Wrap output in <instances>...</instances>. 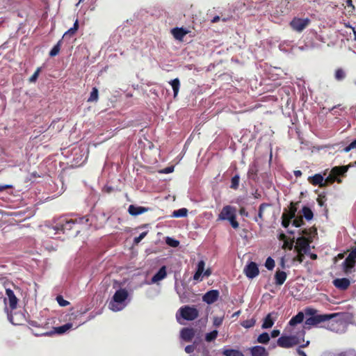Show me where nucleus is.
Segmentation results:
<instances>
[{"label": "nucleus", "instance_id": "f257e3e1", "mask_svg": "<svg viewBox=\"0 0 356 356\" xmlns=\"http://www.w3.org/2000/svg\"><path fill=\"white\" fill-rule=\"evenodd\" d=\"M88 221V219L86 217L76 218L74 219L60 218L58 219L56 225L53 227V229L56 231V232H62L67 234H70V232L74 229V233L72 234L76 236L80 232V229L76 227V225L87 223Z\"/></svg>", "mask_w": 356, "mask_h": 356}, {"label": "nucleus", "instance_id": "bb28decb", "mask_svg": "<svg viewBox=\"0 0 356 356\" xmlns=\"http://www.w3.org/2000/svg\"><path fill=\"white\" fill-rule=\"evenodd\" d=\"M301 211H302L303 217L307 220H311L313 218L314 213H313L312 209L309 207H308L307 206H304L302 207Z\"/></svg>", "mask_w": 356, "mask_h": 356}, {"label": "nucleus", "instance_id": "f704fd0d", "mask_svg": "<svg viewBox=\"0 0 356 356\" xmlns=\"http://www.w3.org/2000/svg\"><path fill=\"white\" fill-rule=\"evenodd\" d=\"M188 210L186 208L175 210L172 213V216L175 218H181L187 216Z\"/></svg>", "mask_w": 356, "mask_h": 356}, {"label": "nucleus", "instance_id": "c9c22d12", "mask_svg": "<svg viewBox=\"0 0 356 356\" xmlns=\"http://www.w3.org/2000/svg\"><path fill=\"white\" fill-rule=\"evenodd\" d=\"M271 206L270 204L268 203H262L260 204L259 207V211H258V218L263 221L264 220V211L267 209L268 207H270Z\"/></svg>", "mask_w": 356, "mask_h": 356}, {"label": "nucleus", "instance_id": "ddd939ff", "mask_svg": "<svg viewBox=\"0 0 356 356\" xmlns=\"http://www.w3.org/2000/svg\"><path fill=\"white\" fill-rule=\"evenodd\" d=\"M310 243L311 241L307 238L304 236L299 237L296 241V245L295 246V249L297 252H306L309 248Z\"/></svg>", "mask_w": 356, "mask_h": 356}, {"label": "nucleus", "instance_id": "2f4dec72", "mask_svg": "<svg viewBox=\"0 0 356 356\" xmlns=\"http://www.w3.org/2000/svg\"><path fill=\"white\" fill-rule=\"evenodd\" d=\"M222 353L225 356H244L241 351L234 349L225 350Z\"/></svg>", "mask_w": 356, "mask_h": 356}, {"label": "nucleus", "instance_id": "7ed1b4c3", "mask_svg": "<svg viewBox=\"0 0 356 356\" xmlns=\"http://www.w3.org/2000/svg\"><path fill=\"white\" fill-rule=\"evenodd\" d=\"M128 292L124 289L117 290L114 293L112 300L108 304V307L113 312H118L122 310L124 307V301L128 298Z\"/></svg>", "mask_w": 356, "mask_h": 356}, {"label": "nucleus", "instance_id": "6e6552de", "mask_svg": "<svg viewBox=\"0 0 356 356\" xmlns=\"http://www.w3.org/2000/svg\"><path fill=\"white\" fill-rule=\"evenodd\" d=\"M311 23L308 17L301 18L295 17L289 23L290 27L295 31L300 33L305 30Z\"/></svg>", "mask_w": 356, "mask_h": 356}, {"label": "nucleus", "instance_id": "0eeeda50", "mask_svg": "<svg viewBox=\"0 0 356 356\" xmlns=\"http://www.w3.org/2000/svg\"><path fill=\"white\" fill-rule=\"evenodd\" d=\"M300 343L299 339L296 335H282L277 341V345L283 348H290Z\"/></svg>", "mask_w": 356, "mask_h": 356}, {"label": "nucleus", "instance_id": "f3484780", "mask_svg": "<svg viewBox=\"0 0 356 356\" xmlns=\"http://www.w3.org/2000/svg\"><path fill=\"white\" fill-rule=\"evenodd\" d=\"M150 210L149 207H137L134 204L129 205L128 212L130 215L136 216Z\"/></svg>", "mask_w": 356, "mask_h": 356}, {"label": "nucleus", "instance_id": "423d86ee", "mask_svg": "<svg viewBox=\"0 0 356 356\" xmlns=\"http://www.w3.org/2000/svg\"><path fill=\"white\" fill-rule=\"evenodd\" d=\"M348 170V167L346 165L334 167L331 170L330 175L327 177L325 179H324L325 186H327L329 184H333L334 181L341 183V180L339 178V177L344 176L345 174L347 172Z\"/></svg>", "mask_w": 356, "mask_h": 356}, {"label": "nucleus", "instance_id": "ea45409f", "mask_svg": "<svg viewBox=\"0 0 356 356\" xmlns=\"http://www.w3.org/2000/svg\"><path fill=\"white\" fill-rule=\"evenodd\" d=\"M165 243L167 245H168L169 246L172 247V248H177L179 245V241H177L175 238H170V237L166 238Z\"/></svg>", "mask_w": 356, "mask_h": 356}, {"label": "nucleus", "instance_id": "9b49d317", "mask_svg": "<svg viewBox=\"0 0 356 356\" xmlns=\"http://www.w3.org/2000/svg\"><path fill=\"white\" fill-rule=\"evenodd\" d=\"M245 275L250 279H253L259 274V270L257 264L254 262H250L244 268Z\"/></svg>", "mask_w": 356, "mask_h": 356}, {"label": "nucleus", "instance_id": "052dcab7", "mask_svg": "<svg viewBox=\"0 0 356 356\" xmlns=\"http://www.w3.org/2000/svg\"><path fill=\"white\" fill-rule=\"evenodd\" d=\"M220 19V17L219 16H215L211 20V23L214 24V23H216L218 22H219Z\"/></svg>", "mask_w": 356, "mask_h": 356}, {"label": "nucleus", "instance_id": "aec40b11", "mask_svg": "<svg viewBox=\"0 0 356 356\" xmlns=\"http://www.w3.org/2000/svg\"><path fill=\"white\" fill-rule=\"evenodd\" d=\"M167 275L166 267L163 266L159 271L152 277V282L156 283L163 280Z\"/></svg>", "mask_w": 356, "mask_h": 356}, {"label": "nucleus", "instance_id": "f8f14e48", "mask_svg": "<svg viewBox=\"0 0 356 356\" xmlns=\"http://www.w3.org/2000/svg\"><path fill=\"white\" fill-rule=\"evenodd\" d=\"M1 289L0 291V298L3 296V290L5 289V287L3 284L1 285ZM6 293L8 298L9 300V306L12 309H14L17 307V298H16L14 292L10 289H6Z\"/></svg>", "mask_w": 356, "mask_h": 356}, {"label": "nucleus", "instance_id": "6e6d98bb", "mask_svg": "<svg viewBox=\"0 0 356 356\" xmlns=\"http://www.w3.org/2000/svg\"><path fill=\"white\" fill-rule=\"evenodd\" d=\"M12 188L11 185H0V192L3 191L8 188Z\"/></svg>", "mask_w": 356, "mask_h": 356}, {"label": "nucleus", "instance_id": "9d476101", "mask_svg": "<svg viewBox=\"0 0 356 356\" xmlns=\"http://www.w3.org/2000/svg\"><path fill=\"white\" fill-rule=\"evenodd\" d=\"M356 264V247L353 248L350 252L342 264L343 270L346 274L351 272Z\"/></svg>", "mask_w": 356, "mask_h": 356}, {"label": "nucleus", "instance_id": "b1692460", "mask_svg": "<svg viewBox=\"0 0 356 356\" xmlns=\"http://www.w3.org/2000/svg\"><path fill=\"white\" fill-rule=\"evenodd\" d=\"M304 313L302 312H299L296 316H293L289 322V324L291 326H295L297 324L301 323L304 321Z\"/></svg>", "mask_w": 356, "mask_h": 356}, {"label": "nucleus", "instance_id": "603ef678", "mask_svg": "<svg viewBox=\"0 0 356 356\" xmlns=\"http://www.w3.org/2000/svg\"><path fill=\"white\" fill-rule=\"evenodd\" d=\"M280 334V332L279 330H273L271 333H270V336L272 338H275L277 337H278Z\"/></svg>", "mask_w": 356, "mask_h": 356}, {"label": "nucleus", "instance_id": "473e14b6", "mask_svg": "<svg viewBox=\"0 0 356 356\" xmlns=\"http://www.w3.org/2000/svg\"><path fill=\"white\" fill-rule=\"evenodd\" d=\"M240 177L238 174L235 175L231 179L230 188L237 190L239 187Z\"/></svg>", "mask_w": 356, "mask_h": 356}, {"label": "nucleus", "instance_id": "1a4fd4ad", "mask_svg": "<svg viewBox=\"0 0 356 356\" xmlns=\"http://www.w3.org/2000/svg\"><path fill=\"white\" fill-rule=\"evenodd\" d=\"M179 312L181 316L186 321H193L199 316L198 310L194 307L185 305L179 308Z\"/></svg>", "mask_w": 356, "mask_h": 356}, {"label": "nucleus", "instance_id": "49530a36", "mask_svg": "<svg viewBox=\"0 0 356 356\" xmlns=\"http://www.w3.org/2000/svg\"><path fill=\"white\" fill-rule=\"evenodd\" d=\"M223 321V317L216 316L213 318V324L215 327H219L222 325Z\"/></svg>", "mask_w": 356, "mask_h": 356}, {"label": "nucleus", "instance_id": "c03bdc74", "mask_svg": "<svg viewBox=\"0 0 356 356\" xmlns=\"http://www.w3.org/2000/svg\"><path fill=\"white\" fill-rule=\"evenodd\" d=\"M147 234V232H143L137 237H135L134 242L135 244H138Z\"/></svg>", "mask_w": 356, "mask_h": 356}, {"label": "nucleus", "instance_id": "f03ea898", "mask_svg": "<svg viewBox=\"0 0 356 356\" xmlns=\"http://www.w3.org/2000/svg\"><path fill=\"white\" fill-rule=\"evenodd\" d=\"M299 203L300 202H291L288 209H284L282 215V225L284 228H287L289 226L292 219H293L292 225L296 227H300L304 225L302 216L296 217Z\"/></svg>", "mask_w": 356, "mask_h": 356}, {"label": "nucleus", "instance_id": "69168bd1", "mask_svg": "<svg viewBox=\"0 0 356 356\" xmlns=\"http://www.w3.org/2000/svg\"><path fill=\"white\" fill-rule=\"evenodd\" d=\"M280 266L282 268H285V260H284V258L282 257L281 259V261H280Z\"/></svg>", "mask_w": 356, "mask_h": 356}, {"label": "nucleus", "instance_id": "a19ab883", "mask_svg": "<svg viewBox=\"0 0 356 356\" xmlns=\"http://www.w3.org/2000/svg\"><path fill=\"white\" fill-rule=\"evenodd\" d=\"M255 320L253 318L248 319L245 321H243L241 323V325L245 328H250L252 327L255 325Z\"/></svg>", "mask_w": 356, "mask_h": 356}, {"label": "nucleus", "instance_id": "e433bc0d", "mask_svg": "<svg viewBox=\"0 0 356 356\" xmlns=\"http://www.w3.org/2000/svg\"><path fill=\"white\" fill-rule=\"evenodd\" d=\"M257 341L258 343L266 344L270 341V336L267 332H263L259 335Z\"/></svg>", "mask_w": 356, "mask_h": 356}, {"label": "nucleus", "instance_id": "4c0bfd02", "mask_svg": "<svg viewBox=\"0 0 356 356\" xmlns=\"http://www.w3.org/2000/svg\"><path fill=\"white\" fill-rule=\"evenodd\" d=\"M218 334V332L216 330H213L209 333H207L205 335L206 341L211 342V341H214L217 338Z\"/></svg>", "mask_w": 356, "mask_h": 356}, {"label": "nucleus", "instance_id": "e2e57ef3", "mask_svg": "<svg viewBox=\"0 0 356 356\" xmlns=\"http://www.w3.org/2000/svg\"><path fill=\"white\" fill-rule=\"evenodd\" d=\"M310 234H311L310 229L308 230L307 229H305L304 230H302V234H304V235L309 236Z\"/></svg>", "mask_w": 356, "mask_h": 356}, {"label": "nucleus", "instance_id": "58836bf2", "mask_svg": "<svg viewBox=\"0 0 356 356\" xmlns=\"http://www.w3.org/2000/svg\"><path fill=\"white\" fill-rule=\"evenodd\" d=\"M304 316L305 315L307 317L310 316H316L317 310L311 307H307L304 310Z\"/></svg>", "mask_w": 356, "mask_h": 356}, {"label": "nucleus", "instance_id": "a18cd8bd", "mask_svg": "<svg viewBox=\"0 0 356 356\" xmlns=\"http://www.w3.org/2000/svg\"><path fill=\"white\" fill-rule=\"evenodd\" d=\"M40 70H41V68L40 67H38L35 72L33 74V75L29 78V81L30 82H35L36 81L38 76H39V74L40 72Z\"/></svg>", "mask_w": 356, "mask_h": 356}, {"label": "nucleus", "instance_id": "c85d7f7f", "mask_svg": "<svg viewBox=\"0 0 356 356\" xmlns=\"http://www.w3.org/2000/svg\"><path fill=\"white\" fill-rule=\"evenodd\" d=\"M346 76L345 70L342 68H337L334 72V79L338 81H343Z\"/></svg>", "mask_w": 356, "mask_h": 356}, {"label": "nucleus", "instance_id": "7c9ffc66", "mask_svg": "<svg viewBox=\"0 0 356 356\" xmlns=\"http://www.w3.org/2000/svg\"><path fill=\"white\" fill-rule=\"evenodd\" d=\"M62 44V40H60L54 46V47L49 51V56L54 57L58 55L60 52V47Z\"/></svg>", "mask_w": 356, "mask_h": 356}, {"label": "nucleus", "instance_id": "864d4df0", "mask_svg": "<svg viewBox=\"0 0 356 356\" xmlns=\"http://www.w3.org/2000/svg\"><path fill=\"white\" fill-rule=\"evenodd\" d=\"M173 170H174V167L170 166V167H167V168H164L162 172L168 174V173H170V172H173Z\"/></svg>", "mask_w": 356, "mask_h": 356}, {"label": "nucleus", "instance_id": "412c9836", "mask_svg": "<svg viewBox=\"0 0 356 356\" xmlns=\"http://www.w3.org/2000/svg\"><path fill=\"white\" fill-rule=\"evenodd\" d=\"M252 356H268L266 348L263 346H256L250 348Z\"/></svg>", "mask_w": 356, "mask_h": 356}, {"label": "nucleus", "instance_id": "393cba45", "mask_svg": "<svg viewBox=\"0 0 356 356\" xmlns=\"http://www.w3.org/2000/svg\"><path fill=\"white\" fill-rule=\"evenodd\" d=\"M205 263L203 260H201L198 262L197 266V270L193 275V279L195 280H198L204 271Z\"/></svg>", "mask_w": 356, "mask_h": 356}, {"label": "nucleus", "instance_id": "8fccbe9b", "mask_svg": "<svg viewBox=\"0 0 356 356\" xmlns=\"http://www.w3.org/2000/svg\"><path fill=\"white\" fill-rule=\"evenodd\" d=\"M195 350L194 345H188L185 347V351L187 353H192Z\"/></svg>", "mask_w": 356, "mask_h": 356}, {"label": "nucleus", "instance_id": "a211bd4d", "mask_svg": "<svg viewBox=\"0 0 356 356\" xmlns=\"http://www.w3.org/2000/svg\"><path fill=\"white\" fill-rule=\"evenodd\" d=\"M308 180L314 186H318L321 188L325 187L324 178L321 174H315L314 176L309 177Z\"/></svg>", "mask_w": 356, "mask_h": 356}, {"label": "nucleus", "instance_id": "79ce46f5", "mask_svg": "<svg viewBox=\"0 0 356 356\" xmlns=\"http://www.w3.org/2000/svg\"><path fill=\"white\" fill-rule=\"evenodd\" d=\"M265 266L268 270H273L275 267V261L270 257H268L265 262Z\"/></svg>", "mask_w": 356, "mask_h": 356}, {"label": "nucleus", "instance_id": "680f3d73", "mask_svg": "<svg viewBox=\"0 0 356 356\" xmlns=\"http://www.w3.org/2000/svg\"><path fill=\"white\" fill-rule=\"evenodd\" d=\"M294 175L296 177H299L302 175V172L299 170L294 171Z\"/></svg>", "mask_w": 356, "mask_h": 356}, {"label": "nucleus", "instance_id": "39448f33", "mask_svg": "<svg viewBox=\"0 0 356 356\" xmlns=\"http://www.w3.org/2000/svg\"><path fill=\"white\" fill-rule=\"evenodd\" d=\"M339 313H333V314H320L316 316H310L307 317L306 320L303 324V330H310L312 327L316 326L321 323L325 322L330 321L337 316H338Z\"/></svg>", "mask_w": 356, "mask_h": 356}, {"label": "nucleus", "instance_id": "5fc2aeb1", "mask_svg": "<svg viewBox=\"0 0 356 356\" xmlns=\"http://www.w3.org/2000/svg\"><path fill=\"white\" fill-rule=\"evenodd\" d=\"M239 213L241 216H248V213L246 211L244 207H241L239 210Z\"/></svg>", "mask_w": 356, "mask_h": 356}, {"label": "nucleus", "instance_id": "37998d69", "mask_svg": "<svg viewBox=\"0 0 356 356\" xmlns=\"http://www.w3.org/2000/svg\"><path fill=\"white\" fill-rule=\"evenodd\" d=\"M56 300L59 305L61 307H65L70 304V302L67 300L63 299L62 296H58L56 297Z\"/></svg>", "mask_w": 356, "mask_h": 356}, {"label": "nucleus", "instance_id": "de8ad7c7", "mask_svg": "<svg viewBox=\"0 0 356 356\" xmlns=\"http://www.w3.org/2000/svg\"><path fill=\"white\" fill-rule=\"evenodd\" d=\"M298 254L294 258V260L299 261L300 263H302L304 260L305 256L302 254V252H297Z\"/></svg>", "mask_w": 356, "mask_h": 356}, {"label": "nucleus", "instance_id": "dca6fc26", "mask_svg": "<svg viewBox=\"0 0 356 356\" xmlns=\"http://www.w3.org/2000/svg\"><path fill=\"white\" fill-rule=\"evenodd\" d=\"M195 334V330L191 327H184L181 329L180 335L181 339L186 341H191Z\"/></svg>", "mask_w": 356, "mask_h": 356}, {"label": "nucleus", "instance_id": "c756f323", "mask_svg": "<svg viewBox=\"0 0 356 356\" xmlns=\"http://www.w3.org/2000/svg\"><path fill=\"white\" fill-rule=\"evenodd\" d=\"M78 29H79V21H78V19H76L74 23L73 27H72L69 30H67L64 33L63 38L74 35L76 33V32L77 31Z\"/></svg>", "mask_w": 356, "mask_h": 356}, {"label": "nucleus", "instance_id": "bf43d9fd", "mask_svg": "<svg viewBox=\"0 0 356 356\" xmlns=\"http://www.w3.org/2000/svg\"><path fill=\"white\" fill-rule=\"evenodd\" d=\"M297 353L300 356H307L306 353L300 348H297Z\"/></svg>", "mask_w": 356, "mask_h": 356}, {"label": "nucleus", "instance_id": "09e8293b", "mask_svg": "<svg viewBox=\"0 0 356 356\" xmlns=\"http://www.w3.org/2000/svg\"><path fill=\"white\" fill-rule=\"evenodd\" d=\"M356 147V143H355V141L353 140V142H351L347 147H346L344 148V151L346 152H348L349 151H350L352 149H354Z\"/></svg>", "mask_w": 356, "mask_h": 356}, {"label": "nucleus", "instance_id": "338daca9", "mask_svg": "<svg viewBox=\"0 0 356 356\" xmlns=\"http://www.w3.org/2000/svg\"><path fill=\"white\" fill-rule=\"evenodd\" d=\"M202 356H210L209 351L207 349H204L202 353Z\"/></svg>", "mask_w": 356, "mask_h": 356}, {"label": "nucleus", "instance_id": "4468645a", "mask_svg": "<svg viewBox=\"0 0 356 356\" xmlns=\"http://www.w3.org/2000/svg\"><path fill=\"white\" fill-rule=\"evenodd\" d=\"M219 295L220 293L218 290H210L203 296L202 300L208 305H211L217 301Z\"/></svg>", "mask_w": 356, "mask_h": 356}, {"label": "nucleus", "instance_id": "4be33fe9", "mask_svg": "<svg viewBox=\"0 0 356 356\" xmlns=\"http://www.w3.org/2000/svg\"><path fill=\"white\" fill-rule=\"evenodd\" d=\"M72 327V323H66L62 326L54 327V331H51L50 332H47L46 335H51L52 334H61L65 333L68 330H70Z\"/></svg>", "mask_w": 356, "mask_h": 356}, {"label": "nucleus", "instance_id": "72a5a7b5", "mask_svg": "<svg viewBox=\"0 0 356 356\" xmlns=\"http://www.w3.org/2000/svg\"><path fill=\"white\" fill-rule=\"evenodd\" d=\"M99 97L98 89L94 87L90 92V97L88 99V102H97Z\"/></svg>", "mask_w": 356, "mask_h": 356}, {"label": "nucleus", "instance_id": "2eb2a0df", "mask_svg": "<svg viewBox=\"0 0 356 356\" xmlns=\"http://www.w3.org/2000/svg\"><path fill=\"white\" fill-rule=\"evenodd\" d=\"M332 284L337 289L340 291H346L349 288L350 281L349 279L346 277L337 278L332 281Z\"/></svg>", "mask_w": 356, "mask_h": 356}, {"label": "nucleus", "instance_id": "4d7b16f0", "mask_svg": "<svg viewBox=\"0 0 356 356\" xmlns=\"http://www.w3.org/2000/svg\"><path fill=\"white\" fill-rule=\"evenodd\" d=\"M346 6L347 7H351L352 9H354L355 7L353 6V1L352 0H346Z\"/></svg>", "mask_w": 356, "mask_h": 356}, {"label": "nucleus", "instance_id": "a878e982", "mask_svg": "<svg viewBox=\"0 0 356 356\" xmlns=\"http://www.w3.org/2000/svg\"><path fill=\"white\" fill-rule=\"evenodd\" d=\"M170 84L171 85L172 90H173L174 98H176V97L178 95V92L179 90V87H180L179 79L178 78H176V79L172 80L170 82Z\"/></svg>", "mask_w": 356, "mask_h": 356}, {"label": "nucleus", "instance_id": "13d9d810", "mask_svg": "<svg viewBox=\"0 0 356 356\" xmlns=\"http://www.w3.org/2000/svg\"><path fill=\"white\" fill-rule=\"evenodd\" d=\"M211 274V270L210 268H207L206 270L204 271V276L209 277Z\"/></svg>", "mask_w": 356, "mask_h": 356}, {"label": "nucleus", "instance_id": "774afa93", "mask_svg": "<svg viewBox=\"0 0 356 356\" xmlns=\"http://www.w3.org/2000/svg\"><path fill=\"white\" fill-rule=\"evenodd\" d=\"M309 344V341H307L305 344L301 345L299 348L301 349V348H305L307 347Z\"/></svg>", "mask_w": 356, "mask_h": 356}, {"label": "nucleus", "instance_id": "5701e85b", "mask_svg": "<svg viewBox=\"0 0 356 356\" xmlns=\"http://www.w3.org/2000/svg\"><path fill=\"white\" fill-rule=\"evenodd\" d=\"M287 275L284 271L277 270L275 274V280L276 285H282L286 280Z\"/></svg>", "mask_w": 356, "mask_h": 356}, {"label": "nucleus", "instance_id": "6ab92c4d", "mask_svg": "<svg viewBox=\"0 0 356 356\" xmlns=\"http://www.w3.org/2000/svg\"><path fill=\"white\" fill-rule=\"evenodd\" d=\"M172 33L176 40H182L184 37L188 33V31L184 28L176 27L172 29Z\"/></svg>", "mask_w": 356, "mask_h": 356}, {"label": "nucleus", "instance_id": "cd10ccee", "mask_svg": "<svg viewBox=\"0 0 356 356\" xmlns=\"http://www.w3.org/2000/svg\"><path fill=\"white\" fill-rule=\"evenodd\" d=\"M274 324V320L271 317V314H268L264 318L263 324H262V328L264 329H268L270 328Z\"/></svg>", "mask_w": 356, "mask_h": 356}, {"label": "nucleus", "instance_id": "3c124183", "mask_svg": "<svg viewBox=\"0 0 356 356\" xmlns=\"http://www.w3.org/2000/svg\"><path fill=\"white\" fill-rule=\"evenodd\" d=\"M293 243H294L293 241H291L290 242L284 241L283 248H288L289 250H291L293 246Z\"/></svg>", "mask_w": 356, "mask_h": 356}, {"label": "nucleus", "instance_id": "0e129e2a", "mask_svg": "<svg viewBox=\"0 0 356 356\" xmlns=\"http://www.w3.org/2000/svg\"><path fill=\"white\" fill-rule=\"evenodd\" d=\"M350 28L351 29V31H352V32H353V35H354V37H353V40H354L355 41H356V31H355V28H353V27H352V26H350Z\"/></svg>", "mask_w": 356, "mask_h": 356}, {"label": "nucleus", "instance_id": "20e7f679", "mask_svg": "<svg viewBox=\"0 0 356 356\" xmlns=\"http://www.w3.org/2000/svg\"><path fill=\"white\" fill-rule=\"evenodd\" d=\"M218 220H228L234 229H238L239 223L236 220V208L231 206H224L218 216Z\"/></svg>", "mask_w": 356, "mask_h": 356}]
</instances>
